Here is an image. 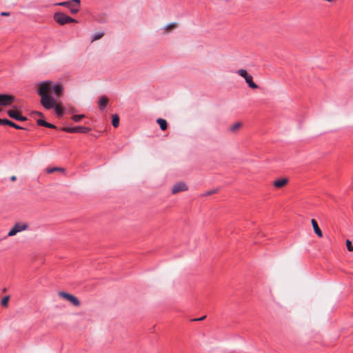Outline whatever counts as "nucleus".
I'll use <instances>...</instances> for the list:
<instances>
[{
    "mask_svg": "<svg viewBox=\"0 0 353 353\" xmlns=\"http://www.w3.org/2000/svg\"><path fill=\"white\" fill-rule=\"evenodd\" d=\"M63 90V86L59 83H54L51 81H45L39 83L37 94L41 97V104L47 110L54 108L59 117L63 114L62 106L57 103L50 93L53 92L57 97H59Z\"/></svg>",
    "mask_w": 353,
    "mask_h": 353,
    "instance_id": "f257e3e1",
    "label": "nucleus"
},
{
    "mask_svg": "<svg viewBox=\"0 0 353 353\" xmlns=\"http://www.w3.org/2000/svg\"><path fill=\"white\" fill-rule=\"evenodd\" d=\"M56 5L64 6L70 9L72 14H75L79 10L80 0H70L57 3Z\"/></svg>",
    "mask_w": 353,
    "mask_h": 353,
    "instance_id": "f03ea898",
    "label": "nucleus"
},
{
    "mask_svg": "<svg viewBox=\"0 0 353 353\" xmlns=\"http://www.w3.org/2000/svg\"><path fill=\"white\" fill-rule=\"evenodd\" d=\"M54 19L55 21L59 25H65L66 23L77 22L74 19L66 15L63 12H56L54 14Z\"/></svg>",
    "mask_w": 353,
    "mask_h": 353,
    "instance_id": "7ed1b4c3",
    "label": "nucleus"
},
{
    "mask_svg": "<svg viewBox=\"0 0 353 353\" xmlns=\"http://www.w3.org/2000/svg\"><path fill=\"white\" fill-rule=\"evenodd\" d=\"M28 225L27 223H17L14 224L13 228L9 231L8 236H13L17 233L24 231L28 228Z\"/></svg>",
    "mask_w": 353,
    "mask_h": 353,
    "instance_id": "20e7f679",
    "label": "nucleus"
},
{
    "mask_svg": "<svg viewBox=\"0 0 353 353\" xmlns=\"http://www.w3.org/2000/svg\"><path fill=\"white\" fill-rule=\"evenodd\" d=\"M58 295L60 297H62V298L66 299L67 301H70L74 306L80 305L79 300L76 296H74V295H72L71 294L64 292H59Z\"/></svg>",
    "mask_w": 353,
    "mask_h": 353,
    "instance_id": "39448f33",
    "label": "nucleus"
},
{
    "mask_svg": "<svg viewBox=\"0 0 353 353\" xmlns=\"http://www.w3.org/2000/svg\"><path fill=\"white\" fill-rule=\"evenodd\" d=\"M63 130L69 133H86L90 130V129L84 126H75L71 128H65Z\"/></svg>",
    "mask_w": 353,
    "mask_h": 353,
    "instance_id": "423d86ee",
    "label": "nucleus"
},
{
    "mask_svg": "<svg viewBox=\"0 0 353 353\" xmlns=\"http://www.w3.org/2000/svg\"><path fill=\"white\" fill-rule=\"evenodd\" d=\"M14 101V97L8 94H0V105L7 106L11 105Z\"/></svg>",
    "mask_w": 353,
    "mask_h": 353,
    "instance_id": "0eeeda50",
    "label": "nucleus"
},
{
    "mask_svg": "<svg viewBox=\"0 0 353 353\" xmlns=\"http://www.w3.org/2000/svg\"><path fill=\"white\" fill-rule=\"evenodd\" d=\"M188 188L187 185L183 182H179L174 184L172 188V193L176 194L180 192H184L188 190Z\"/></svg>",
    "mask_w": 353,
    "mask_h": 353,
    "instance_id": "6e6552de",
    "label": "nucleus"
},
{
    "mask_svg": "<svg viewBox=\"0 0 353 353\" xmlns=\"http://www.w3.org/2000/svg\"><path fill=\"white\" fill-rule=\"evenodd\" d=\"M288 183V179L287 178H281L275 180L273 182V185L276 188H281L286 185Z\"/></svg>",
    "mask_w": 353,
    "mask_h": 353,
    "instance_id": "1a4fd4ad",
    "label": "nucleus"
},
{
    "mask_svg": "<svg viewBox=\"0 0 353 353\" xmlns=\"http://www.w3.org/2000/svg\"><path fill=\"white\" fill-rule=\"evenodd\" d=\"M311 223L312 225V227H313V229H314V231L315 232V234L319 236V237H322L323 236V233H322V231L321 230V229L319 228V225H318V223L316 221V220L314 219H312L311 220Z\"/></svg>",
    "mask_w": 353,
    "mask_h": 353,
    "instance_id": "9d476101",
    "label": "nucleus"
},
{
    "mask_svg": "<svg viewBox=\"0 0 353 353\" xmlns=\"http://www.w3.org/2000/svg\"><path fill=\"white\" fill-rule=\"evenodd\" d=\"M108 104V99L105 96H102L99 100V108L100 110H104Z\"/></svg>",
    "mask_w": 353,
    "mask_h": 353,
    "instance_id": "9b49d317",
    "label": "nucleus"
},
{
    "mask_svg": "<svg viewBox=\"0 0 353 353\" xmlns=\"http://www.w3.org/2000/svg\"><path fill=\"white\" fill-rule=\"evenodd\" d=\"M245 82L248 83V86L252 89H256L258 88V85L252 81V77L249 74L245 79Z\"/></svg>",
    "mask_w": 353,
    "mask_h": 353,
    "instance_id": "f8f14e48",
    "label": "nucleus"
},
{
    "mask_svg": "<svg viewBox=\"0 0 353 353\" xmlns=\"http://www.w3.org/2000/svg\"><path fill=\"white\" fill-rule=\"evenodd\" d=\"M37 124L41 126L47 127L49 128H56V126L53 124H51L50 123L46 122V121L43 119H39L37 120Z\"/></svg>",
    "mask_w": 353,
    "mask_h": 353,
    "instance_id": "ddd939ff",
    "label": "nucleus"
},
{
    "mask_svg": "<svg viewBox=\"0 0 353 353\" xmlns=\"http://www.w3.org/2000/svg\"><path fill=\"white\" fill-rule=\"evenodd\" d=\"M157 122L159 123L160 128L162 130H165L167 129L168 123L165 119L159 118L157 119Z\"/></svg>",
    "mask_w": 353,
    "mask_h": 353,
    "instance_id": "4468645a",
    "label": "nucleus"
},
{
    "mask_svg": "<svg viewBox=\"0 0 353 353\" xmlns=\"http://www.w3.org/2000/svg\"><path fill=\"white\" fill-rule=\"evenodd\" d=\"M55 171H60V172H65V169L59 167H54V168H48L46 169V172L48 174L53 173Z\"/></svg>",
    "mask_w": 353,
    "mask_h": 353,
    "instance_id": "2eb2a0df",
    "label": "nucleus"
},
{
    "mask_svg": "<svg viewBox=\"0 0 353 353\" xmlns=\"http://www.w3.org/2000/svg\"><path fill=\"white\" fill-rule=\"evenodd\" d=\"M176 27L175 23H170L164 27L165 32H169Z\"/></svg>",
    "mask_w": 353,
    "mask_h": 353,
    "instance_id": "dca6fc26",
    "label": "nucleus"
},
{
    "mask_svg": "<svg viewBox=\"0 0 353 353\" xmlns=\"http://www.w3.org/2000/svg\"><path fill=\"white\" fill-rule=\"evenodd\" d=\"M19 114L20 113L18 111H15V110H10L8 111V116L14 119H16V120H17V118H18V116Z\"/></svg>",
    "mask_w": 353,
    "mask_h": 353,
    "instance_id": "f3484780",
    "label": "nucleus"
},
{
    "mask_svg": "<svg viewBox=\"0 0 353 353\" xmlns=\"http://www.w3.org/2000/svg\"><path fill=\"white\" fill-rule=\"evenodd\" d=\"M112 125L114 128H117L119 124V117L117 114L112 115Z\"/></svg>",
    "mask_w": 353,
    "mask_h": 353,
    "instance_id": "a211bd4d",
    "label": "nucleus"
},
{
    "mask_svg": "<svg viewBox=\"0 0 353 353\" xmlns=\"http://www.w3.org/2000/svg\"><path fill=\"white\" fill-rule=\"evenodd\" d=\"M103 32H97L92 35L91 37V41L93 42L94 41H97L99 39H101L103 36Z\"/></svg>",
    "mask_w": 353,
    "mask_h": 353,
    "instance_id": "6ab92c4d",
    "label": "nucleus"
},
{
    "mask_svg": "<svg viewBox=\"0 0 353 353\" xmlns=\"http://www.w3.org/2000/svg\"><path fill=\"white\" fill-rule=\"evenodd\" d=\"M10 296L9 295H7L4 296L1 301V304L3 307H6L8 305V301L10 300Z\"/></svg>",
    "mask_w": 353,
    "mask_h": 353,
    "instance_id": "aec40b11",
    "label": "nucleus"
},
{
    "mask_svg": "<svg viewBox=\"0 0 353 353\" xmlns=\"http://www.w3.org/2000/svg\"><path fill=\"white\" fill-rule=\"evenodd\" d=\"M237 74H239L241 77L245 79L249 74L247 72L246 70L245 69H240L237 71Z\"/></svg>",
    "mask_w": 353,
    "mask_h": 353,
    "instance_id": "412c9836",
    "label": "nucleus"
},
{
    "mask_svg": "<svg viewBox=\"0 0 353 353\" xmlns=\"http://www.w3.org/2000/svg\"><path fill=\"white\" fill-rule=\"evenodd\" d=\"M84 117H85L84 114H76V115L72 116V119L74 122H79Z\"/></svg>",
    "mask_w": 353,
    "mask_h": 353,
    "instance_id": "4be33fe9",
    "label": "nucleus"
},
{
    "mask_svg": "<svg viewBox=\"0 0 353 353\" xmlns=\"http://www.w3.org/2000/svg\"><path fill=\"white\" fill-rule=\"evenodd\" d=\"M241 126V123L239 122H237L232 125L230 126V130L231 132H235Z\"/></svg>",
    "mask_w": 353,
    "mask_h": 353,
    "instance_id": "5701e85b",
    "label": "nucleus"
},
{
    "mask_svg": "<svg viewBox=\"0 0 353 353\" xmlns=\"http://www.w3.org/2000/svg\"><path fill=\"white\" fill-rule=\"evenodd\" d=\"M346 245H347V249L349 251H353V246L352 245V243L348 239L346 241Z\"/></svg>",
    "mask_w": 353,
    "mask_h": 353,
    "instance_id": "b1692460",
    "label": "nucleus"
},
{
    "mask_svg": "<svg viewBox=\"0 0 353 353\" xmlns=\"http://www.w3.org/2000/svg\"><path fill=\"white\" fill-rule=\"evenodd\" d=\"M1 125H11V121H10V120H8L7 119H2L1 124Z\"/></svg>",
    "mask_w": 353,
    "mask_h": 353,
    "instance_id": "393cba45",
    "label": "nucleus"
},
{
    "mask_svg": "<svg viewBox=\"0 0 353 353\" xmlns=\"http://www.w3.org/2000/svg\"><path fill=\"white\" fill-rule=\"evenodd\" d=\"M17 121H25L27 120V118L26 117H23L22 115H21L20 114H19L18 116V118H17Z\"/></svg>",
    "mask_w": 353,
    "mask_h": 353,
    "instance_id": "a878e982",
    "label": "nucleus"
},
{
    "mask_svg": "<svg viewBox=\"0 0 353 353\" xmlns=\"http://www.w3.org/2000/svg\"><path fill=\"white\" fill-rule=\"evenodd\" d=\"M10 126L13 127L16 129H23L22 127L18 125L17 124H16L15 123H14L12 121H11V125Z\"/></svg>",
    "mask_w": 353,
    "mask_h": 353,
    "instance_id": "bb28decb",
    "label": "nucleus"
},
{
    "mask_svg": "<svg viewBox=\"0 0 353 353\" xmlns=\"http://www.w3.org/2000/svg\"><path fill=\"white\" fill-rule=\"evenodd\" d=\"M1 16H9L10 15V13L9 12H2L1 13Z\"/></svg>",
    "mask_w": 353,
    "mask_h": 353,
    "instance_id": "cd10ccee",
    "label": "nucleus"
},
{
    "mask_svg": "<svg viewBox=\"0 0 353 353\" xmlns=\"http://www.w3.org/2000/svg\"><path fill=\"white\" fill-rule=\"evenodd\" d=\"M34 114H36L37 115H38L39 117H43V113H41V112H35Z\"/></svg>",
    "mask_w": 353,
    "mask_h": 353,
    "instance_id": "c85d7f7f",
    "label": "nucleus"
},
{
    "mask_svg": "<svg viewBox=\"0 0 353 353\" xmlns=\"http://www.w3.org/2000/svg\"><path fill=\"white\" fill-rule=\"evenodd\" d=\"M205 318V316H202V317H201V318H199V319H194L193 321H202V320H203Z\"/></svg>",
    "mask_w": 353,
    "mask_h": 353,
    "instance_id": "c756f323",
    "label": "nucleus"
},
{
    "mask_svg": "<svg viewBox=\"0 0 353 353\" xmlns=\"http://www.w3.org/2000/svg\"><path fill=\"white\" fill-rule=\"evenodd\" d=\"M16 179H17V178H16V176H11V178H10L11 181H16Z\"/></svg>",
    "mask_w": 353,
    "mask_h": 353,
    "instance_id": "7c9ffc66",
    "label": "nucleus"
},
{
    "mask_svg": "<svg viewBox=\"0 0 353 353\" xmlns=\"http://www.w3.org/2000/svg\"><path fill=\"white\" fill-rule=\"evenodd\" d=\"M2 292H6L7 291V288H4L1 290Z\"/></svg>",
    "mask_w": 353,
    "mask_h": 353,
    "instance_id": "2f4dec72",
    "label": "nucleus"
},
{
    "mask_svg": "<svg viewBox=\"0 0 353 353\" xmlns=\"http://www.w3.org/2000/svg\"><path fill=\"white\" fill-rule=\"evenodd\" d=\"M1 120H2V119H0V125L1 124Z\"/></svg>",
    "mask_w": 353,
    "mask_h": 353,
    "instance_id": "473e14b6",
    "label": "nucleus"
}]
</instances>
